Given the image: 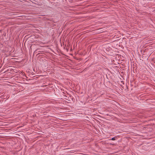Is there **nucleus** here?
Returning a JSON list of instances; mask_svg holds the SVG:
<instances>
[{
  "instance_id": "nucleus-1",
  "label": "nucleus",
  "mask_w": 155,
  "mask_h": 155,
  "mask_svg": "<svg viewBox=\"0 0 155 155\" xmlns=\"http://www.w3.org/2000/svg\"><path fill=\"white\" fill-rule=\"evenodd\" d=\"M117 138V137L116 136L115 137H114L113 138H112L111 139V140H116V139Z\"/></svg>"
}]
</instances>
